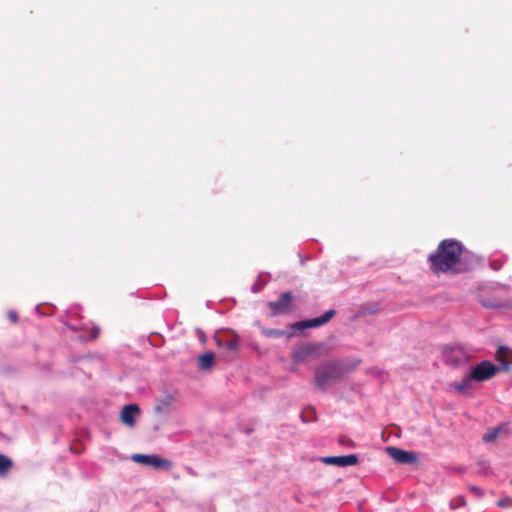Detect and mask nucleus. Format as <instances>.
Here are the masks:
<instances>
[{"label":"nucleus","mask_w":512,"mask_h":512,"mask_svg":"<svg viewBox=\"0 0 512 512\" xmlns=\"http://www.w3.org/2000/svg\"><path fill=\"white\" fill-rule=\"evenodd\" d=\"M464 251L463 245L454 239H444L439 244L435 253L430 254L428 260L430 269L434 274L452 271L459 262Z\"/></svg>","instance_id":"nucleus-1"},{"label":"nucleus","mask_w":512,"mask_h":512,"mask_svg":"<svg viewBox=\"0 0 512 512\" xmlns=\"http://www.w3.org/2000/svg\"><path fill=\"white\" fill-rule=\"evenodd\" d=\"M342 377V369L335 362H327L319 366L314 373V382L318 389L324 390L331 382Z\"/></svg>","instance_id":"nucleus-2"},{"label":"nucleus","mask_w":512,"mask_h":512,"mask_svg":"<svg viewBox=\"0 0 512 512\" xmlns=\"http://www.w3.org/2000/svg\"><path fill=\"white\" fill-rule=\"evenodd\" d=\"M292 302L293 295L290 291L282 293L277 301L268 303L271 316L290 313L294 309Z\"/></svg>","instance_id":"nucleus-3"},{"label":"nucleus","mask_w":512,"mask_h":512,"mask_svg":"<svg viewBox=\"0 0 512 512\" xmlns=\"http://www.w3.org/2000/svg\"><path fill=\"white\" fill-rule=\"evenodd\" d=\"M500 368L489 361H482L475 365L471 370V377L475 381L483 382L493 378Z\"/></svg>","instance_id":"nucleus-4"},{"label":"nucleus","mask_w":512,"mask_h":512,"mask_svg":"<svg viewBox=\"0 0 512 512\" xmlns=\"http://www.w3.org/2000/svg\"><path fill=\"white\" fill-rule=\"evenodd\" d=\"M132 459L140 464L153 467L154 469H161V470H170L172 467V462L167 459H163L159 457L158 455L151 454H135L132 456Z\"/></svg>","instance_id":"nucleus-5"},{"label":"nucleus","mask_w":512,"mask_h":512,"mask_svg":"<svg viewBox=\"0 0 512 512\" xmlns=\"http://www.w3.org/2000/svg\"><path fill=\"white\" fill-rule=\"evenodd\" d=\"M386 452L398 464L412 465L417 462V456L413 452L392 446L387 447Z\"/></svg>","instance_id":"nucleus-6"},{"label":"nucleus","mask_w":512,"mask_h":512,"mask_svg":"<svg viewBox=\"0 0 512 512\" xmlns=\"http://www.w3.org/2000/svg\"><path fill=\"white\" fill-rule=\"evenodd\" d=\"M320 346L313 344H304L294 350V360L296 362H305L319 356Z\"/></svg>","instance_id":"nucleus-7"},{"label":"nucleus","mask_w":512,"mask_h":512,"mask_svg":"<svg viewBox=\"0 0 512 512\" xmlns=\"http://www.w3.org/2000/svg\"><path fill=\"white\" fill-rule=\"evenodd\" d=\"M336 314L334 309L326 311L322 316L310 320L300 321L293 325L297 329L314 328L328 323Z\"/></svg>","instance_id":"nucleus-8"},{"label":"nucleus","mask_w":512,"mask_h":512,"mask_svg":"<svg viewBox=\"0 0 512 512\" xmlns=\"http://www.w3.org/2000/svg\"><path fill=\"white\" fill-rule=\"evenodd\" d=\"M358 456L355 454L344 456H328L323 457L322 462L330 465H337L340 467L353 466L358 463Z\"/></svg>","instance_id":"nucleus-9"},{"label":"nucleus","mask_w":512,"mask_h":512,"mask_svg":"<svg viewBox=\"0 0 512 512\" xmlns=\"http://www.w3.org/2000/svg\"><path fill=\"white\" fill-rule=\"evenodd\" d=\"M444 360L451 366H458L467 361V356L461 348H449L444 352Z\"/></svg>","instance_id":"nucleus-10"},{"label":"nucleus","mask_w":512,"mask_h":512,"mask_svg":"<svg viewBox=\"0 0 512 512\" xmlns=\"http://www.w3.org/2000/svg\"><path fill=\"white\" fill-rule=\"evenodd\" d=\"M140 409L137 404H129L123 407L120 419L121 421L128 425V426H134L135 424V415L139 413Z\"/></svg>","instance_id":"nucleus-11"},{"label":"nucleus","mask_w":512,"mask_h":512,"mask_svg":"<svg viewBox=\"0 0 512 512\" xmlns=\"http://www.w3.org/2000/svg\"><path fill=\"white\" fill-rule=\"evenodd\" d=\"M496 359L502 364V369L510 370L512 364V350L506 346H500L496 351Z\"/></svg>","instance_id":"nucleus-12"},{"label":"nucleus","mask_w":512,"mask_h":512,"mask_svg":"<svg viewBox=\"0 0 512 512\" xmlns=\"http://www.w3.org/2000/svg\"><path fill=\"white\" fill-rule=\"evenodd\" d=\"M473 380L474 378H472L471 374H469L468 376L464 377L460 382L451 383L450 387L458 394L469 396L473 386Z\"/></svg>","instance_id":"nucleus-13"},{"label":"nucleus","mask_w":512,"mask_h":512,"mask_svg":"<svg viewBox=\"0 0 512 512\" xmlns=\"http://www.w3.org/2000/svg\"><path fill=\"white\" fill-rule=\"evenodd\" d=\"M215 339L218 347L229 351H237L239 348V338L237 336H231L229 338L216 337Z\"/></svg>","instance_id":"nucleus-14"},{"label":"nucleus","mask_w":512,"mask_h":512,"mask_svg":"<svg viewBox=\"0 0 512 512\" xmlns=\"http://www.w3.org/2000/svg\"><path fill=\"white\" fill-rule=\"evenodd\" d=\"M215 361V355L212 352L204 353L198 358V366L201 370L210 369Z\"/></svg>","instance_id":"nucleus-15"},{"label":"nucleus","mask_w":512,"mask_h":512,"mask_svg":"<svg viewBox=\"0 0 512 512\" xmlns=\"http://www.w3.org/2000/svg\"><path fill=\"white\" fill-rule=\"evenodd\" d=\"M13 463L10 458L7 456L0 454V476H5L9 470L11 469Z\"/></svg>","instance_id":"nucleus-16"},{"label":"nucleus","mask_w":512,"mask_h":512,"mask_svg":"<svg viewBox=\"0 0 512 512\" xmlns=\"http://www.w3.org/2000/svg\"><path fill=\"white\" fill-rule=\"evenodd\" d=\"M501 431L500 427H494L489 429L482 437L485 442H493L496 440L499 432Z\"/></svg>","instance_id":"nucleus-17"},{"label":"nucleus","mask_w":512,"mask_h":512,"mask_svg":"<svg viewBox=\"0 0 512 512\" xmlns=\"http://www.w3.org/2000/svg\"><path fill=\"white\" fill-rule=\"evenodd\" d=\"M264 334L267 337H281L284 336L286 333L282 330H276V329H268L264 331Z\"/></svg>","instance_id":"nucleus-18"},{"label":"nucleus","mask_w":512,"mask_h":512,"mask_svg":"<svg viewBox=\"0 0 512 512\" xmlns=\"http://www.w3.org/2000/svg\"><path fill=\"white\" fill-rule=\"evenodd\" d=\"M511 499L510 498H506V499H502L498 502V506L499 507H508L511 505Z\"/></svg>","instance_id":"nucleus-19"},{"label":"nucleus","mask_w":512,"mask_h":512,"mask_svg":"<svg viewBox=\"0 0 512 512\" xmlns=\"http://www.w3.org/2000/svg\"><path fill=\"white\" fill-rule=\"evenodd\" d=\"M9 320L13 323H16L18 321V315L16 312L14 311H10L8 314H7Z\"/></svg>","instance_id":"nucleus-20"},{"label":"nucleus","mask_w":512,"mask_h":512,"mask_svg":"<svg viewBox=\"0 0 512 512\" xmlns=\"http://www.w3.org/2000/svg\"><path fill=\"white\" fill-rule=\"evenodd\" d=\"M470 490L473 491L474 493H476L478 496H482V494H483L482 490L475 486L470 487Z\"/></svg>","instance_id":"nucleus-21"},{"label":"nucleus","mask_w":512,"mask_h":512,"mask_svg":"<svg viewBox=\"0 0 512 512\" xmlns=\"http://www.w3.org/2000/svg\"><path fill=\"white\" fill-rule=\"evenodd\" d=\"M459 500H461V505H465L466 504L465 499L463 497H460Z\"/></svg>","instance_id":"nucleus-22"},{"label":"nucleus","mask_w":512,"mask_h":512,"mask_svg":"<svg viewBox=\"0 0 512 512\" xmlns=\"http://www.w3.org/2000/svg\"><path fill=\"white\" fill-rule=\"evenodd\" d=\"M459 505L458 504H455L454 501L451 502V507L452 508H457Z\"/></svg>","instance_id":"nucleus-23"},{"label":"nucleus","mask_w":512,"mask_h":512,"mask_svg":"<svg viewBox=\"0 0 512 512\" xmlns=\"http://www.w3.org/2000/svg\"><path fill=\"white\" fill-rule=\"evenodd\" d=\"M98 331H94V337H97Z\"/></svg>","instance_id":"nucleus-24"}]
</instances>
